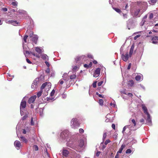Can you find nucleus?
<instances>
[{
  "label": "nucleus",
  "instance_id": "1",
  "mask_svg": "<svg viewBox=\"0 0 158 158\" xmlns=\"http://www.w3.org/2000/svg\"><path fill=\"white\" fill-rule=\"evenodd\" d=\"M71 137L70 133L68 130H65L61 132L60 138L62 141H66Z\"/></svg>",
  "mask_w": 158,
  "mask_h": 158
},
{
  "label": "nucleus",
  "instance_id": "2",
  "mask_svg": "<svg viewBox=\"0 0 158 158\" xmlns=\"http://www.w3.org/2000/svg\"><path fill=\"white\" fill-rule=\"evenodd\" d=\"M79 126V124L76 118H73L71 122V127L74 129L77 128Z\"/></svg>",
  "mask_w": 158,
  "mask_h": 158
},
{
  "label": "nucleus",
  "instance_id": "3",
  "mask_svg": "<svg viewBox=\"0 0 158 158\" xmlns=\"http://www.w3.org/2000/svg\"><path fill=\"white\" fill-rule=\"evenodd\" d=\"M123 49H122V47L120 48V51L121 52V58L124 61H127L129 57H131V56L129 54H128V52H127L125 54L123 53H122Z\"/></svg>",
  "mask_w": 158,
  "mask_h": 158
},
{
  "label": "nucleus",
  "instance_id": "4",
  "mask_svg": "<svg viewBox=\"0 0 158 158\" xmlns=\"http://www.w3.org/2000/svg\"><path fill=\"white\" fill-rule=\"evenodd\" d=\"M26 102L25 101L23 100V99L22 100L20 105V112L21 115H23V110L26 107Z\"/></svg>",
  "mask_w": 158,
  "mask_h": 158
},
{
  "label": "nucleus",
  "instance_id": "5",
  "mask_svg": "<svg viewBox=\"0 0 158 158\" xmlns=\"http://www.w3.org/2000/svg\"><path fill=\"white\" fill-rule=\"evenodd\" d=\"M39 80V78H36L33 81L31 85L32 88L35 89L37 87Z\"/></svg>",
  "mask_w": 158,
  "mask_h": 158
},
{
  "label": "nucleus",
  "instance_id": "6",
  "mask_svg": "<svg viewBox=\"0 0 158 158\" xmlns=\"http://www.w3.org/2000/svg\"><path fill=\"white\" fill-rule=\"evenodd\" d=\"M86 58V56H78L75 59V61L76 63L78 64L79 63L81 64V62H80V61L82 59H85Z\"/></svg>",
  "mask_w": 158,
  "mask_h": 158
},
{
  "label": "nucleus",
  "instance_id": "7",
  "mask_svg": "<svg viewBox=\"0 0 158 158\" xmlns=\"http://www.w3.org/2000/svg\"><path fill=\"white\" fill-rule=\"evenodd\" d=\"M14 145L17 150L19 149L20 148H22L23 146V145L21 144L20 142L17 140L15 141L14 143Z\"/></svg>",
  "mask_w": 158,
  "mask_h": 158
},
{
  "label": "nucleus",
  "instance_id": "8",
  "mask_svg": "<svg viewBox=\"0 0 158 158\" xmlns=\"http://www.w3.org/2000/svg\"><path fill=\"white\" fill-rule=\"evenodd\" d=\"M142 8L141 9V14L145 11L148 8V4L146 2H143L142 3Z\"/></svg>",
  "mask_w": 158,
  "mask_h": 158
},
{
  "label": "nucleus",
  "instance_id": "9",
  "mask_svg": "<svg viewBox=\"0 0 158 158\" xmlns=\"http://www.w3.org/2000/svg\"><path fill=\"white\" fill-rule=\"evenodd\" d=\"M51 87V83L50 82H45L42 85L40 89L41 90H42L45 87H48V90H49V88H50Z\"/></svg>",
  "mask_w": 158,
  "mask_h": 158
},
{
  "label": "nucleus",
  "instance_id": "10",
  "mask_svg": "<svg viewBox=\"0 0 158 158\" xmlns=\"http://www.w3.org/2000/svg\"><path fill=\"white\" fill-rule=\"evenodd\" d=\"M135 80L138 81H140L143 80V76L142 74H139L137 75L135 77Z\"/></svg>",
  "mask_w": 158,
  "mask_h": 158
},
{
  "label": "nucleus",
  "instance_id": "11",
  "mask_svg": "<svg viewBox=\"0 0 158 158\" xmlns=\"http://www.w3.org/2000/svg\"><path fill=\"white\" fill-rule=\"evenodd\" d=\"M101 69L99 68H98L95 70L94 73V77H98L100 74Z\"/></svg>",
  "mask_w": 158,
  "mask_h": 158
},
{
  "label": "nucleus",
  "instance_id": "12",
  "mask_svg": "<svg viewBox=\"0 0 158 158\" xmlns=\"http://www.w3.org/2000/svg\"><path fill=\"white\" fill-rule=\"evenodd\" d=\"M147 118L146 119L147 123L148 125L151 126L152 125V120L150 114L147 115Z\"/></svg>",
  "mask_w": 158,
  "mask_h": 158
},
{
  "label": "nucleus",
  "instance_id": "13",
  "mask_svg": "<svg viewBox=\"0 0 158 158\" xmlns=\"http://www.w3.org/2000/svg\"><path fill=\"white\" fill-rule=\"evenodd\" d=\"M36 98V95H34L31 97L29 98L28 101V103L29 104L33 103L35 100Z\"/></svg>",
  "mask_w": 158,
  "mask_h": 158
},
{
  "label": "nucleus",
  "instance_id": "14",
  "mask_svg": "<svg viewBox=\"0 0 158 158\" xmlns=\"http://www.w3.org/2000/svg\"><path fill=\"white\" fill-rule=\"evenodd\" d=\"M151 41L152 43L154 44L158 43V36H155L152 37Z\"/></svg>",
  "mask_w": 158,
  "mask_h": 158
},
{
  "label": "nucleus",
  "instance_id": "15",
  "mask_svg": "<svg viewBox=\"0 0 158 158\" xmlns=\"http://www.w3.org/2000/svg\"><path fill=\"white\" fill-rule=\"evenodd\" d=\"M81 65V63H79L77 65L72 66V70L73 72H75L78 70L79 68V66Z\"/></svg>",
  "mask_w": 158,
  "mask_h": 158
},
{
  "label": "nucleus",
  "instance_id": "16",
  "mask_svg": "<svg viewBox=\"0 0 158 158\" xmlns=\"http://www.w3.org/2000/svg\"><path fill=\"white\" fill-rule=\"evenodd\" d=\"M35 51L39 54L43 52V50L41 48V47H35Z\"/></svg>",
  "mask_w": 158,
  "mask_h": 158
},
{
  "label": "nucleus",
  "instance_id": "17",
  "mask_svg": "<svg viewBox=\"0 0 158 158\" xmlns=\"http://www.w3.org/2000/svg\"><path fill=\"white\" fill-rule=\"evenodd\" d=\"M38 39V37L37 35H34L32 37L31 40L32 42L35 44L37 43V40Z\"/></svg>",
  "mask_w": 158,
  "mask_h": 158
},
{
  "label": "nucleus",
  "instance_id": "18",
  "mask_svg": "<svg viewBox=\"0 0 158 158\" xmlns=\"http://www.w3.org/2000/svg\"><path fill=\"white\" fill-rule=\"evenodd\" d=\"M142 108L145 114H146L147 115L149 114V113L148 111V109L145 106V105L143 104L142 105Z\"/></svg>",
  "mask_w": 158,
  "mask_h": 158
},
{
  "label": "nucleus",
  "instance_id": "19",
  "mask_svg": "<svg viewBox=\"0 0 158 158\" xmlns=\"http://www.w3.org/2000/svg\"><path fill=\"white\" fill-rule=\"evenodd\" d=\"M147 17V15H146L143 18L141 22V25H143L144 24H147V23L146 21V19Z\"/></svg>",
  "mask_w": 158,
  "mask_h": 158
},
{
  "label": "nucleus",
  "instance_id": "20",
  "mask_svg": "<svg viewBox=\"0 0 158 158\" xmlns=\"http://www.w3.org/2000/svg\"><path fill=\"white\" fill-rule=\"evenodd\" d=\"M134 84V81L132 80H130L128 81L127 85L129 87H132L133 86Z\"/></svg>",
  "mask_w": 158,
  "mask_h": 158
},
{
  "label": "nucleus",
  "instance_id": "21",
  "mask_svg": "<svg viewBox=\"0 0 158 158\" xmlns=\"http://www.w3.org/2000/svg\"><path fill=\"white\" fill-rule=\"evenodd\" d=\"M125 145L124 144H123L117 153L118 154L121 153L123 150L125 148Z\"/></svg>",
  "mask_w": 158,
  "mask_h": 158
},
{
  "label": "nucleus",
  "instance_id": "22",
  "mask_svg": "<svg viewBox=\"0 0 158 158\" xmlns=\"http://www.w3.org/2000/svg\"><path fill=\"white\" fill-rule=\"evenodd\" d=\"M62 77H63V79H64V81H67L69 80V78L67 73H64L63 74Z\"/></svg>",
  "mask_w": 158,
  "mask_h": 158
},
{
  "label": "nucleus",
  "instance_id": "23",
  "mask_svg": "<svg viewBox=\"0 0 158 158\" xmlns=\"http://www.w3.org/2000/svg\"><path fill=\"white\" fill-rule=\"evenodd\" d=\"M63 155L64 156L67 157L68 156L69 154V151L66 150H63Z\"/></svg>",
  "mask_w": 158,
  "mask_h": 158
},
{
  "label": "nucleus",
  "instance_id": "24",
  "mask_svg": "<svg viewBox=\"0 0 158 158\" xmlns=\"http://www.w3.org/2000/svg\"><path fill=\"white\" fill-rule=\"evenodd\" d=\"M41 58L44 60H48V58L47 55L44 54H43L41 55Z\"/></svg>",
  "mask_w": 158,
  "mask_h": 158
},
{
  "label": "nucleus",
  "instance_id": "25",
  "mask_svg": "<svg viewBox=\"0 0 158 158\" xmlns=\"http://www.w3.org/2000/svg\"><path fill=\"white\" fill-rule=\"evenodd\" d=\"M134 48V44H133L131 46V48L130 49V52H129V54L131 56H132V54H133Z\"/></svg>",
  "mask_w": 158,
  "mask_h": 158
},
{
  "label": "nucleus",
  "instance_id": "26",
  "mask_svg": "<svg viewBox=\"0 0 158 158\" xmlns=\"http://www.w3.org/2000/svg\"><path fill=\"white\" fill-rule=\"evenodd\" d=\"M20 140L22 142H24L25 143H27V140L25 137L23 136H21L20 137Z\"/></svg>",
  "mask_w": 158,
  "mask_h": 158
},
{
  "label": "nucleus",
  "instance_id": "27",
  "mask_svg": "<svg viewBox=\"0 0 158 158\" xmlns=\"http://www.w3.org/2000/svg\"><path fill=\"white\" fill-rule=\"evenodd\" d=\"M127 126H130L129 127H128V128H129V130H130L131 131L132 130L134 131L136 130V128H135V126H134L133 125H132L131 123L130 125H128Z\"/></svg>",
  "mask_w": 158,
  "mask_h": 158
},
{
  "label": "nucleus",
  "instance_id": "28",
  "mask_svg": "<svg viewBox=\"0 0 158 158\" xmlns=\"http://www.w3.org/2000/svg\"><path fill=\"white\" fill-rule=\"evenodd\" d=\"M157 0H151L148 1V3L152 5H154L157 2Z\"/></svg>",
  "mask_w": 158,
  "mask_h": 158
},
{
  "label": "nucleus",
  "instance_id": "29",
  "mask_svg": "<svg viewBox=\"0 0 158 158\" xmlns=\"http://www.w3.org/2000/svg\"><path fill=\"white\" fill-rule=\"evenodd\" d=\"M79 142V147L81 148L84 145V142L82 140H81Z\"/></svg>",
  "mask_w": 158,
  "mask_h": 158
},
{
  "label": "nucleus",
  "instance_id": "30",
  "mask_svg": "<svg viewBox=\"0 0 158 158\" xmlns=\"http://www.w3.org/2000/svg\"><path fill=\"white\" fill-rule=\"evenodd\" d=\"M129 122L130 124L131 123H132L133 124V126H135L136 125V123L134 119H130L129 120Z\"/></svg>",
  "mask_w": 158,
  "mask_h": 158
},
{
  "label": "nucleus",
  "instance_id": "31",
  "mask_svg": "<svg viewBox=\"0 0 158 158\" xmlns=\"http://www.w3.org/2000/svg\"><path fill=\"white\" fill-rule=\"evenodd\" d=\"M13 20H8V19H6L5 20V21L6 23H9L12 24Z\"/></svg>",
  "mask_w": 158,
  "mask_h": 158
},
{
  "label": "nucleus",
  "instance_id": "32",
  "mask_svg": "<svg viewBox=\"0 0 158 158\" xmlns=\"http://www.w3.org/2000/svg\"><path fill=\"white\" fill-rule=\"evenodd\" d=\"M141 10H140L139 9H138L136 10V11L135 12V15H138V14L140 12L141 14Z\"/></svg>",
  "mask_w": 158,
  "mask_h": 158
},
{
  "label": "nucleus",
  "instance_id": "33",
  "mask_svg": "<svg viewBox=\"0 0 158 158\" xmlns=\"http://www.w3.org/2000/svg\"><path fill=\"white\" fill-rule=\"evenodd\" d=\"M19 24V23L16 20H13L12 24L14 26H16Z\"/></svg>",
  "mask_w": 158,
  "mask_h": 158
},
{
  "label": "nucleus",
  "instance_id": "34",
  "mask_svg": "<svg viewBox=\"0 0 158 158\" xmlns=\"http://www.w3.org/2000/svg\"><path fill=\"white\" fill-rule=\"evenodd\" d=\"M42 90H40L38 92L37 94V96L38 98L40 97L41 95H42Z\"/></svg>",
  "mask_w": 158,
  "mask_h": 158
},
{
  "label": "nucleus",
  "instance_id": "35",
  "mask_svg": "<svg viewBox=\"0 0 158 158\" xmlns=\"http://www.w3.org/2000/svg\"><path fill=\"white\" fill-rule=\"evenodd\" d=\"M31 52H30L28 51H26L24 52V54L25 56L27 57V55H29L31 53Z\"/></svg>",
  "mask_w": 158,
  "mask_h": 158
},
{
  "label": "nucleus",
  "instance_id": "36",
  "mask_svg": "<svg viewBox=\"0 0 158 158\" xmlns=\"http://www.w3.org/2000/svg\"><path fill=\"white\" fill-rule=\"evenodd\" d=\"M120 92L121 93H123V94H127V91L125 89H123L120 90Z\"/></svg>",
  "mask_w": 158,
  "mask_h": 158
},
{
  "label": "nucleus",
  "instance_id": "37",
  "mask_svg": "<svg viewBox=\"0 0 158 158\" xmlns=\"http://www.w3.org/2000/svg\"><path fill=\"white\" fill-rule=\"evenodd\" d=\"M44 109L42 108H41L40 109V115L41 116H42L43 115V111Z\"/></svg>",
  "mask_w": 158,
  "mask_h": 158
},
{
  "label": "nucleus",
  "instance_id": "38",
  "mask_svg": "<svg viewBox=\"0 0 158 158\" xmlns=\"http://www.w3.org/2000/svg\"><path fill=\"white\" fill-rule=\"evenodd\" d=\"M76 76L75 75V74H73V75H71L70 77V79H75L76 78Z\"/></svg>",
  "mask_w": 158,
  "mask_h": 158
},
{
  "label": "nucleus",
  "instance_id": "39",
  "mask_svg": "<svg viewBox=\"0 0 158 158\" xmlns=\"http://www.w3.org/2000/svg\"><path fill=\"white\" fill-rule=\"evenodd\" d=\"M64 79H60L59 82H58V83L60 84L61 85H62L64 83Z\"/></svg>",
  "mask_w": 158,
  "mask_h": 158
},
{
  "label": "nucleus",
  "instance_id": "40",
  "mask_svg": "<svg viewBox=\"0 0 158 158\" xmlns=\"http://www.w3.org/2000/svg\"><path fill=\"white\" fill-rule=\"evenodd\" d=\"M100 105L102 106L103 104V101L102 99H100L99 100L98 102Z\"/></svg>",
  "mask_w": 158,
  "mask_h": 158
},
{
  "label": "nucleus",
  "instance_id": "41",
  "mask_svg": "<svg viewBox=\"0 0 158 158\" xmlns=\"http://www.w3.org/2000/svg\"><path fill=\"white\" fill-rule=\"evenodd\" d=\"M28 35H26L24 36V37H23V41L25 43L27 42L26 40H27V38H28Z\"/></svg>",
  "mask_w": 158,
  "mask_h": 158
},
{
  "label": "nucleus",
  "instance_id": "42",
  "mask_svg": "<svg viewBox=\"0 0 158 158\" xmlns=\"http://www.w3.org/2000/svg\"><path fill=\"white\" fill-rule=\"evenodd\" d=\"M113 9L115 10L117 12L119 13H121V11L119 9H118V8H113Z\"/></svg>",
  "mask_w": 158,
  "mask_h": 158
},
{
  "label": "nucleus",
  "instance_id": "43",
  "mask_svg": "<svg viewBox=\"0 0 158 158\" xmlns=\"http://www.w3.org/2000/svg\"><path fill=\"white\" fill-rule=\"evenodd\" d=\"M33 149L36 151H37L38 150V147L37 145H35L33 146Z\"/></svg>",
  "mask_w": 158,
  "mask_h": 158
},
{
  "label": "nucleus",
  "instance_id": "44",
  "mask_svg": "<svg viewBox=\"0 0 158 158\" xmlns=\"http://www.w3.org/2000/svg\"><path fill=\"white\" fill-rule=\"evenodd\" d=\"M34 35L33 34V31H30L29 33V36L30 37H32L33 36V35Z\"/></svg>",
  "mask_w": 158,
  "mask_h": 158
},
{
  "label": "nucleus",
  "instance_id": "45",
  "mask_svg": "<svg viewBox=\"0 0 158 158\" xmlns=\"http://www.w3.org/2000/svg\"><path fill=\"white\" fill-rule=\"evenodd\" d=\"M130 127V126L127 125L125 126L123 128L122 132L123 133L125 131L126 129L127 128H128V127Z\"/></svg>",
  "mask_w": 158,
  "mask_h": 158
},
{
  "label": "nucleus",
  "instance_id": "46",
  "mask_svg": "<svg viewBox=\"0 0 158 158\" xmlns=\"http://www.w3.org/2000/svg\"><path fill=\"white\" fill-rule=\"evenodd\" d=\"M110 105L111 106L114 107H115V106H116V104L115 102H114L113 103L112 102H111L110 104Z\"/></svg>",
  "mask_w": 158,
  "mask_h": 158
},
{
  "label": "nucleus",
  "instance_id": "47",
  "mask_svg": "<svg viewBox=\"0 0 158 158\" xmlns=\"http://www.w3.org/2000/svg\"><path fill=\"white\" fill-rule=\"evenodd\" d=\"M131 152H132L131 150L130 149H127L126 150V153L127 154H129V153H131Z\"/></svg>",
  "mask_w": 158,
  "mask_h": 158
},
{
  "label": "nucleus",
  "instance_id": "48",
  "mask_svg": "<svg viewBox=\"0 0 158 158\" xmlns=\"http://www.w3.org/2000/svg\"><path fill=\"white\" fill-rule=\"evenodd\" d=\"M67 97V95L65 94H63L62 95V97L63 99H65Z\"/></svg>",
  "mask_w": 158,
  "mask_h": 158
},
{
  "label": "nucleus",
  "instance_id": "49",
  "mask_svg": "<svg viewBox=\"0 0 158 158\" xmlns=\"http://www.w3.org/2000/svg\"><path fill=\"white\" fill-rule=\"evenodd\" d=\"M79 132L80 133H83L84 132V130L83 129L80 128L79 129Z\"/></svg>",
  "mask_w": 158,
  "mask_h": 158
},
{
  "label": "nucleus",
  "instance_id": "50",
  "mask_svg": "<svg viewBox=\"0 0 158 158\" xmlns=\"http://www.w3.org/2000/svg\"><path fill=\"white\" fill-rule=\"evenodd\" d=\"M153 14L152 13H151L150 14V15H149V18L150 19H151L153 18Z\"/></svg>",
  "mask_w": 158,
  "mask_h": 158
},
{
  "label": "nucleus",
  "instance_id": "51",
  "mask_svg": "<svg viewBox=\"0 0 158 158\" xmlns=\"http://www.w3.org/2000/svg\"><path fill=\"white\" fill-rule=\"evenodd\" d=\"M96 83L97 81H95L93 83L92 85L93 87L95 88L96 87Z\"/></svg>",
  "mask_w": 158,
  "mask_h": 158
},
{
  "label": "nucleus",
  "instance_id": "52",
  "mask_svg": "<svg viewBox=\"0 0 158 158\" xmlns=\"http://www.w3.org/2000/svg\"><path fill=\"white\" fill-rule=\"evenodd\" d=\"M110 140L109 139L107 140L105 143V145H107L108 143H110Z\"/></svg>",
  "mask_w": 158,
  "mask_h": 158
},
{
  "label": "nucleus",
  "instance_id": "53",
  "mask_svg": "<svg viewBox=\"0 0 158 158\" xmlns=\"http://www.w3.org/2000/svg\"><path fill=\"white\" fill-rule=\"evenodd\" d=\"M103 81H101L99 82L98 84V86H100L102 85L103 83Z\"/></svg>",
  "mask_w": 158,
  "mask_h": 158
},
{
  "label": "nucleus",
  "instance_id": "54",
  "mask_svg": "<svg viewBox=\"0 0 158 158\" xmlns=\"http://www.w3.org/2000/svg\"><path fill=\"white\" fill-rule=\"evenodd\" d=\"M101 153V152H98L96 153V155L97 156H98Z\"/></svg>",
  "mask_w": 158,
  "mask_h": 158
},
{
  "label": "nucleus",
  "instance_id": "55",
  "mask_svg": "<svg viewBox=\"0 0 158 158\" xmlns=\"http://www.w3.org/2000/svg\"><path fill=\"white\" fill-rule=\"evenodd\" d=\"M107 135L106 133H105L103 135V139L104 140L106 137Z\"/></svg>",
  "mask_w": 158,
  "mask_h": 158
},
{
  "label": "nucleus",
  "instance_id": "56",
  "mask_svg": "<svg viewBox=\"0 0 158 158\" xmlns=\"http://www.w3.org/2000/svg\"><path fill=\"white\" fill-rule=\"evenodd\" d=\"M31 124L32 125H34V123L33 121V119L32 118H31Z\"/></svg>",
  "mask_w": 158,
  "mask_h": 158
},
{
  "label": "nucleus",
  "instance_id": "57",
  "mask_svg": "<svg viewBox=\"0 0 158 158\" xmlns=\"http://www.w3.org/2000/svg\"><path fill=\"white\" fill-rule=\"evenodd\" d=\"M26 61L29 64H31L32 63L31 62L30 60L28 58L26 59Z\"/></svg>",
  "mask_w": 158,
  "mask_h": 158
},
{
  "label": "nucleus",
  "instance_id": "58",
  "mask_svg": "<svg viewBox=\"0 0 158 158\" xmlns=\"http://www.w3.org/2000/svg\"><path fill=\"white\" fill-rule=\"evenodd\" d=\"M45 72L47 73H49L50 72V69L48 67V68L46 70Z\"/></svg>",
  "mask_w": 158,
  "mask_h": 158
},
{
  "label": "nucleus",
  "instance_id": "59",
  "mask_svg": "<svg viewBox=\"0 0 158 158\" xmlns=\"http://www.w3.org/2000/svg\"><path fill=\"white\" fill-rule=\"evenodd\" d=\"M122 14H123L124 18H127V15L126 14H124L123 13H122Z\"/></svg>",
  "mask_w": 158,
  "mask_h": 158
},
{
  "label": "nucleus",
  "instance_id": "60",
  "mask_svg": "<svg viewBox=\"0 0 158 158\" xmlns=\"http://www.w3.org/2000/svg\"><path fill=\"white\" fill-rule=\"evenodd\" d=\"M27 115H25L22 118V120H25L27 118Z\"/></svg>",
  "mask_w": 158,
  "mask_h": 158
},
{
  "label": "nucleus",
  "instance_id": "61",
  "mask_svg": "<svg viewBox=\"0 0 158 158\" xmlns=\"http://www.w3.org/2000/svg\"><path fill=\"white\" fill-rule=\"evenodd\" d=\"M140 35H136V36H135L134 38V39L135 40H136L140 36Z\"/></svg>",
  "mask_w": 158,
  "mask_h": 158
},
{
  "label": "nucleus",
  "instance_id": "62",
  "mask_svg": "<svg viewBox=\"0 0 158 158\" xmlns=\"http://www.w3.org/2000/svg\"><path fill=\"white\" fill-rule=\"evenodd\" d=\"M84 66L85 68H90L89 67V64H85L84 65Z\"/></svg>",
  "mask_w": 158,
  "mask_h": 158
},
{
  "label": "nucleus",
  "instance_id": "63",
  "mask_svg": "<svg viewBox=\"0 0 158 158\" xmlns=\"http://www.w3.org/2000/svg\"><path fill=\"white\" fill-rule=\"evenodd\" d=\"M88 57L92 59L93 58V56L90 54H89L88 55Z\"/></svg>",
  "mask_w": 158,
  "mask_h": 158
},
{
  "label": "nucleus",
  "instance_id": "64",
  "mask_svg": "<svg viewBox=\"0 0 158 158\" xmlns=\"http://www.w3.org/2000/svg\"><path fill=\"white\" fill-rule=\"evenodd\" d=\"M127 94L129 96L131 97L133 96V94H132L130 93H128Z\"/></svg>",
  "mask_w": 158,
  "mask_h": 158
}]
</instances>
